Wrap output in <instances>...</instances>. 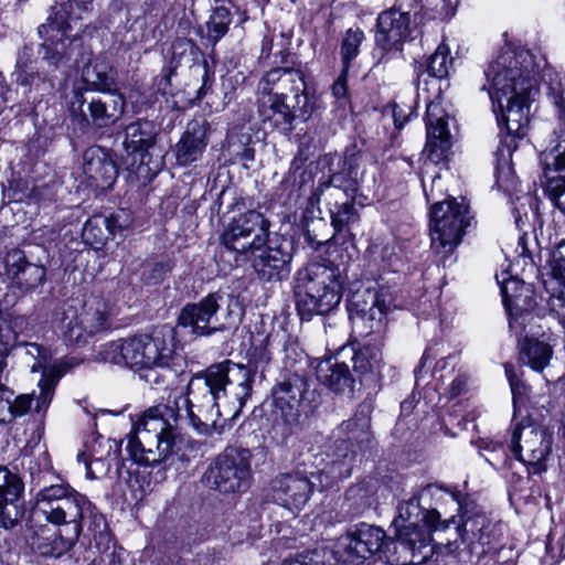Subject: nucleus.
<instances>
[{
	"label": "nucleus",
	"instance_id": "1",
	"mask_svg": "<svg viewBox=\"0 0 565 565\" xmlns=\"http://www.w3.org/2000/svg\"><path fill=\"white\" fill-rule=\"evenodd\" d=\"M250 371L231 361L209 366L188 384L186 395L148 408L127 436L126 450L140 466H156L182 451L189 439L171 423L188 418L200 435L222 433L220 418L233 419L252 391Z\"/></svg>",
	"mask_w": 565,
	"mask_h": 565
},
{
	"label": "nucleus",
	"instance_id": "2",
	"mask_svg": "<svg viewBox=\"0 0 565 565\" xmlns=\"http://www.w3.org/2000/svg\"><path fill=\"white\" fill-rule=\"evenodd\" d=\"M536 65L527 50L502 51L484 72L492 108L499 126L510 136L524 137L530 121V104L536 92Z\"/></svg>",
	"mask_w": 565,
	"mask_h": 565
},
{
	"label": "nucleus",
	"instance_id": "3",
	"mask_svg": "<svg viewBox=\"0 0 565 565\" xmlns=\"http://www.w3.org/2000/svg\"><path fill=\"white\" fill-rule=\"evenodd\" d=\"M34 513L54 525L82 524L98 551H107L110 535L105 518L82 493L67 483L44 487L35 497Z\"/></svg>",
	"mask_w": 565,
	"mask_h": 565
},
{
	"label": "nucleus",
	"instance_id": "4",
	"mask_svg": "<svg viewBox=\"0 0 565 565\" xmlns=\"http://www.w3.org/2000/svg\"><path fill=\"white\" fill-rule=\"evenodd\" d=\"M422 185L430 207L431 249L443 258L449 256L461 243L471 224L469 206L465 199L458 201L447 195L445 180L439 173L422 178Z\"/></svg>",
	"mask_w": 565,
	"mask_h": 565
},
{
	"label": "nucleus",
	"instance_id": "5",
	"mask_svg": "<svg viewBox=\"0 0 565 565\" xmlns=\"http://www.w3.org/2000/svg\"><path fill=\"white\" fill-rule=\"evenodd\" d=\"M295 295L301 315L330 312L342 297L339 267L328 260L309 263L296 274Z\"/></svg>",
	"mask_w": 565,
	"mask_h": 565
},
{
	"label": "nucleus",
	"instance_id": "6",
	"mask_svg": "<svg viewBox=\"0 0 565 565\" xmlns=\"http://www.w3.org/2000/svg\"><path fill=\"white\" fill-rule=\"evenodd\" d=\"M339 431L344 436L337 440L330 461L320 477L327 476V482L320 481L321 488H327L339 479L351 476L353 466L359 456H363L371 448L373 436L371 431L370 407L360 405L354 415L339 426Z\"/></svg>",
	"mask_w": 565,
	"mask_h": 565
},
{
	"label": "nucleus",
	"instance_id": "7",
	"mask_svg": "<svg viewBox=\"0 0 565 565\" xmlns=\"http://www.w3.org/2000/svg\"><path fill=\"white\" fill-rule=\"evenodd\" d=\"M127 353L129 367L138 372H170L183 361L177 348L175 330L168 324L156 328L150 334L128 338Z\"/></svg>",
	"mask_w": 565,
	"mask_h": 565
},
{
	"label": "nucleus",
	"instance_id": "8",
	"mask_svg": "<svg viewBox=\"0 0 565 565\" xmlns=\"http://www.w3.org/2000/svg\"><path fill=\"white\" fill-rule=\"evenodd\" d=\"M242 315L243 308L237 298L213 292L198 303H188L178 322L182 327H191L193 333L204 335L236 326Z\"/></svg>",
	"mask_w": 565,
	"mask_h": 565
},
{
	"label": "nucleus",
	"instance_id": "9",
	"mask_svg": "<svg viewBox=\"0 0 565 565\" xmlns=\"http://www.w3.org/2000/svg\"><path fill=\"white\" fill-rule=\"evenodd\" d=\"M90 2L67 0L52 8L53 13L46 23L39 28V33L45 38L42 45L43 57L55 66L71 60L68 46L76 41L77 34H72L73 23L86 12Z\"/></svg>",
	"mask_w": 565,
	"mask_h": 565
},
{
	"label": "nucleus",
	"instance_id": "10",
	"mask_svg": "<svg viewBox=\"0 0 565 565\" xmlns=\"http://www.w3.org/2000/svg\"><path fill=\"white\" fill-rule=\"evenodd\" d=\"M252 478L250 452L236 447H226L213 459L205 472L210 488L221 493L245 492Z\"/></svg>",
	"mask_w": 565,
	"mask_h": 565
},
{
	"label": "nucleus",
	"instance_id": "11",
	"mask_svg": "<svg viewBox=\"0 0 565 565\" xmlns=\"http://www.w3.org/2000/svg\"><path fill=\"white\" fill-rule=\"evenodd\" d=\"M552 447L553 435L547 428L524 425L514 429L510 449L527 467L530 473L537 475L546 471Z\"/></svg>",
	"mask_w": 565,
	"mask_h": 565
},
{
	"label": "nucleus",
	"instance_id": "12",
	"mask_svg": "<svg viewBox=\"0 0 565 565\" xmlns=\"http://www.w3.org/2000/svg\"><path fill=\"white\" fill-rule=\"evenodd\" d=\"M269 222L257 211L250 210L235 217L224 232V246L242 255L254 254L268 239Z\"/></svg>",
	"mask_w": 565,
	"mask_h": 565
},
{
	"label": "nucleus",
	"instance_id": "13",
	"mask_svg": "<svg viewBox=\"0 0 565 565\" xmlns=\"http://www.w3.org/2000/svg\"><path fill=\"white\" fill-rule=\"evenodd\" d=\"M126 107L125 98L120 94H108L102 97H86L76 92L70 103V111L74 119L82 125H92L96 128H106L117 122Z\"/></svg>",
	"mask_w": 565,
	"mask_h": 565
},
{
	"label": "nucleus",
	"instance_id": "14",
	"mask_svg": "<svg viewBox=\"0 0 565 565\" xmlns=\"http://www.w3.org/2000/svg\"><path fill=\"white\" fill-rule=\"evenodd\" d=\"M385 536V532L377 526L358 524L338 540L333 556L342 565H361L381 550Z\"/></svg>",
	"mask_w": 565,
	"mask_h": 565
},
{
	"label": "nucleus",
	"instance_id": "15",
	"mask_svg": "<svg viewBox=\"0 0 565 565\" xmlns=\"http://www.w3.org/2000/svg\"><path fill=\"white\" fill-rule=\"evenodd\" d=\"M458 504L462 522L456 525V533L462 542L470 545L472 552L487 553L500 536L499 525L489 520L476 505L471 503L462 504L460 501H458Z\"/></svg>",
	"mask_w": 565,
	"mask_h": 565
},
{
	"label": "nucleus",
	"instance_id": "16",
	"mask_svg": "<svg viewBox=\"0 0 565 565\" xmlns=\"http://www.w3.org/2000/svg\"><path fill=\"white\" fill-rule=\"evenodd\" d=\"M61 331L70 343H85L95 333L107 328V317L100 302L85 303L81 309L70 307L63 311Z\"/></svg>",
	"mask_w": 565,
	"mask_h": 565
},
{
	"label": "nucleus",
	"instance_id": "17",
	"mask_svg": "<svg viewBox=\"0 0 565 565\" xmlns=\"http://www.w3.org/2000/svg\"><path fill=\"white\" fill-rule=\"evenodd\" d=\"M154 127L150 121L138 120L127 126L124 147L131 156V170L139 178H152L159 170V164L150 167L147 161L148 150L154 145Z\"/></svg>",
	"mask_w": 565,
	"mask_h": 565
},
{
	"label": "nucleus",
	"instance_id": "18",
	"mask_svg": "<svg viewBox=\"0 0 565 565\" xmlns=\"http://www.w3.org/2000/svg\"><path fill=\"white\" fill-rule=\"evenodd\" d=\"M315 489L311 478L300 471L282 473L270 482L269 495L277 504L292 511H300L309 501Z\"/></svg>",
	"mask_w": 565,
	"mask_h": 565
},
{
	"label": "nucleus",
	"instance_id": "19",
	"mask_svg": "<svg viewBox=\"0 0 565 565\" xmlns=\"http://www.w3.org/2000/svg\"><path fill=\"white\" fill-rule=\"evenodd\" d=\"M434 529L417 523V525H406L404 529L396 531V540L392 543L394 552L397 555L392 562L397 565H406L417 563L425 559L431 552L430 546Z\"/></svg>",
	"mask_w": 565,
	"mask_h": 565
},
{
	"label": "nucleus",
	"instance_id": "20",
	"mask_svg": "<svg viewBox=\"0 0 565 565\" xmlns=\"http://www.w3.org/2000/svg\"><path fill=\"white\" fill-rule=\"evenodd\" d=\"M448 114L440 102L434 100L426 109V151L433 162H438L445 157L450 147V134L448 130Z\"/></svg>",
	"mask_w": 565,
	"mask_h": 565
},
{
	"label": "nucleus",
	"instance_id": "21",
	"mask_svg": "<svg viewBox=\"0 0 565 565\" xmlns=\"http://www.w3.org/2000/svg\"><path fill=\"white\" fill-rule=\"evenodd\" d=\"M307 387L306 379L298 374L289 375L273 387V404L287 423L298 420L299 408Z\"/></svg>",
	"mask_w": 565,
	"mask_h": 565
},
{
	"label": "nucleus",
	"instance_id": "22",
	"mask_svg": "<svg viewBox=\"0 0 565 565\" xmlns=\"http://www.w3.org/2000/svg\"><path fill=\"white\" fill-rule=\"evenodd\" d=\"M24 490L21 478L0 466V527L12 529L22 515L19 503Z\"/></svg>",
	"mask_w": 565,
	"mask_h": 565
},
{
	"label": "nucleus",
	"instance_id": "23",
	"mask_svg": "<svg viewBox=\"0 0 565 565\" xmlns=\"http://www.w3.org/2000/svg\"><path fill=\"white\" fill-rule=\"evenodd\" d=\"M411 14L392 8L382 12L377 18L376 43L383 50H392L409 35Z\"/></svg>",
	"mask_w": 565,
	"mask_h": 565
},
{
	"label": "nucleus",
	"instance_id": "24",
	"mask_svg": "<svg viewBox=\"0 0 565 565\" xmlns=\"http://www.w3.org/2000/svg\"><path fill=\"white\" fill-rule=\"evenodd\" d=\"M258 116L264 125L287 135L294 129L295 114L278 94H258Z\"/></svg>",
	"mask_w": 565,
	"mask_h": 565
},
{
	"label": "nucleus",
	"instance_id": "25",
	"mask_svg": "<svg viewBox=\"0 0 565 565\" xmlns=\"http://www.w3.org/2000/svg\"><path fill=\"white\" fill-rule=\"evenodd\" d=\"M501 287L504 307L510 315H521L533 308V290L531 285L525 284L518 277L510 276L508 271L495 275Z\"/></svg>",
	"mask_w": 565,
	"mask_h": 565
},
{
	"label": "nucleus",
	"instance_id": "26",
	"mask_svg": "<svg viewBox=\"0 0 565 565\" xmlns=\"http://www.w3.org/2000/svg\"><path fill=\"white\" fill-rule=\"evenodd\" d=\"M83 172L90 181V186L98 190L109 189L117 179L115 163L100 148L85 151Z\"/></svg>",
	"mask_w": 565,
	"mask_h": 565
},
{
	"label": "nucleus",
	"instance_id": "27",
	"mask_svg": "<svg viewBox=\"0 0 565 565\" xmlns=\"http://www.w3.org/2000/svg\"><path fill=\"white\" fill-rule=\"evenodd\" d=\"M386 301L376 289L365 288L356 290L349 300V310L355 312L362 320L373 322L371 329L380 330L386 312Z\"/></svg>",
	"mask_w": 565,
	"mask_h": 565
},
{
	"label": "nucleus",
	"instance_id": "28",
	"mask_svg": "<svg viewBox=\"0 0 565 565\" xmlns=\"http://www.w3.org/2000/svg\"><path fill=\"white\" fill-rule=\"evenodd\" d=\"M288 243L280 244L277 247L268 246L255 249L253 266L258 276L266 280L280 279L281 273L291 260V254L288 250Z\"/></svg>",
	"mask_w": 565,
	"mask_h": 565
},
{
	"label": "nucleus",
	"instance_id": "29",
	"mask_svg": "<svg viewBox=\"0 0 565 565\" xmlns=\"http://www.w3.org/2000/svg\"><path fill=\"white\" fill-rule=\"evenodd\" d=\"M207 126L204 121L193 120L175 145V158L180 166L196 161L207 146Z\"/></svg>",
	"mask_w": 565,
	"mask_h": 565
},
{
	"label": "nucleus",
	"instance_id": "30",
	"mask_svg": "<svg viewBox=\"0 0 565 565\" xmlns=\"http://www.w3.org/2000/svg\"><path fill=\"white\" fill-rule=\"evenodd\" d=\"M305 84V76L300 70L275 68L259 81L258 94L278 93L287 100L292 93L302 89Z\"/></svg>",
	"mask_w": 565,
	"mask_h": 565
},
{
	"label": "nucleus",
	"instance_id": "31",
	"mask_svg": "<svg viewBox=\"0 0 565 565\" xmlns=\"http://www.w3.org/2000/svg\"><path fill=\"white\" fill-rule=\"evenodd\" d=\"M419 522H424L425 525L434 530H447L451 523H455L452 519L441 521L440 514L436 510L423 511L415 498L399 504L398 514L394 519L396 531L406 525H417Z\"/></svg>",
	"mask_w": 565,
	"mask_h": 565
},
{
	"label": "nucleus",
	"instance_id": "32",
	"mask_svg": "<svg viewBox=\"0 0 565 565\" xmlns=\"http://www.w3.org/2000/svg\"><path fill=\"white\" fill-rule=\"evenodd\" d=\"M316 373L319 382L335 394L351 395L354 391V379L345 362H339L337 359L321 361Z\"/></svg>",
	"mask_w": 565,
	"mask_h": 565
},
{
	"label": "nucleus",
	"instance_id": "33",
	"mask_svg": "<svg viewBox=\"0 0 565 565\" xmlns=\"http://www.w3.org/2000/svg\"><path fill=\"white\" fill-rule=\"evenodd\" d=\"M83 529L82 524H75L71 526L66 536H63L60 532H54L50 535H44L43 532L42 534H36L33 545L41 555L60 557L72 548Z\"/></svg>",
	"mask_w": 565,
	"mask_h": 565
},
{
	"label": "nucleus",
	"instance_id": "34",
	"mask_svg": "<svg viewBox=\"0 0 565 565\" xmlns=\"http://www.w3.org/2000/svg\"><path fill=\"white\" fill-rule=\"evenodd\" d=\"M29 330L24 316H15L0 310V372L7 367L8 348L13 345L19 334Z\"/></svg>",
	"mask_w": 565,
	"mask_h": 565
},
{
	"label": "nucleus",
	"instance_id": "35",
	"mask_svg": "<svg viewBox=\"0 0 565 565\" xmlns=\"http://www.w3.org/2000/svg\"><path fill=\"white\" fill-rule=\"evenodd\" d=\"M540 161L544 171L546 181L550 172L565 171V128L561 127L554 130L550 137L548 145L542 150Z\"/></svg>",
	"mask_w": 565,
	"mask_h": 565
},
{
	"label": "nucleus",
	"instance_id": "36",
	"mask_svg": "<svg viewBox=\"0 0 565 565\" xmlns=\"http://www.w3.org/2000/svg\"><path fill=\"white\" fill-rule=\"evenodd\" d=\"M125 226L119 223V215L93 216L83 226V237L88 244H103Z\"/></svg>",
	"mask_w": 565,
	"mask_h": 565
},
{
	"label": "nucleus",
	"instance_id": "37",
	"mask_svg": "<svg viewBox=\"0 0 565 565\" xmlns=\"http://www.w3.org/2000/svg\"><path fill=\"white\" fill-rule=\"evenodd\" d=\"M553 356L552 347L539 339L525 338L520 345V362L533 371L542 372Z\"/></svg>",
	"mask_w": 565,
	"mask_h": 565
},
{
	"label": "nucleus",
	"instance_id": "38",
	"mask_svg": "<svg viewBox=\"0 0 565 565\" xmlns=\"http://www.w3.org/2000/svg\"><path fill=\"white\" fill-rule=\"evenodd\" d=\"M111 67L104 58L96 57L84 68L82 76L84 81L99 92H110L114 78L110 75Z\"/></svg>",
	"mask_w": 565,
	"mask_h": 565
},
{
	"label": "nucleus",
	"instance_id": "39",
	"mask_svg": "<svg viewBox=\"0 0 565 565\" xmlns=\"http://www.w3.org/2000/svg\"><path fill=\"white\" fill-rule=\"evenodd\" d=\"M360 220L353 201L335 204L331 210V225L337 234L347 233L351 235L350 228Z\"/></svg>",
	"mask_w": 565,
	"mask_h": 565
},
{
	"label": "nucleus",
	"instance_id": "40",
	"mask_svg": "<svg viewBox=\"0 0 565 565\" xmlns=\"http://www.w3.org/2000/svg\"><path fill=\"white\" fill-rule=\"evenodd\" d=\"M63 372L57 369L44 371L39 382L40 394L36 396L35 412L45 413L53 399L54 390Z\"/></svg>",
	"mask_w": 565,
	"mask_h": 565
},
{
	"label": "nucleus",
	"instance_id": "41",
	"mask_svg": "<svg viewBox=\"0 0 565 565\" xmlns=\"http://www.w3.org/2000/svg\"><path fill=\"white\" fill-rule=\"evenodd\" d=\"M287 103L295 116L298 114L303 120L309 119L316 109L315 95L308 90L307 84L299 92L292 93Z\"/></svg>",
	"mask_w": 565,
	"mask_h": 565
},
{
	"label": "nucleus",
	"instance_id": "42",
	"mask_svg": "<svg viewBox=\"0 0 565 565\" xmlns=\"http://www.w3.org/2000/svg\"><path fill=\"white\" fill-rule=\"evenodd\" d=\"M232 22L230 10L225 7L216 8L207 21V38L216 44L228 31Z\"/></svg>",
	"mask_w": 565,
	"mask_h": 565
},
{
	"label": "nucleus",
	"instance_id": "43",
	"mask_svg": "<svg viewBox=\"0 0 565 565\" xmlns=\"http://www.w3.org/2000/svg\"><path fill=\"white\" fill-rule=\"evenodd\" d=\"M127 347L128 338L119 341L108 342L100 347L98 356L104 362L126 365L129 367Z\"/></svg>",
	"mask_w": 565,
	"mask_h": 565
},
{
	"label": "nucleus",
	"instance_id": "44",
	"mask_svg": "<svg viewBox=\"0 0 565 565\" xmlns=\"http://www.w3.org/2000/svg\"><path fill=\"white\" fill-rule=\"evenodd\" d=\"M364 40V33L360 29H349L341 45V56L344 67V73H348L350 63L359 54V47Z\"/></svg>",
	"mask_w": 565,
	"mask_h": 565
},
{
	"label": "nucleus",
	"instance_id": "45",
	"mask_svg": "<svg viewBox=\"0 0 565 565\" xmlns=\"http://www.w3.org/2000/svg\"><path fill=\"white\" fill-rule=\"evenodd\" d=\"M380 360V352L366 345L354 351L351 358L354 371L360 374H366L376 370L379 367Z\"/></svg>",
	"mask_w": 565,
	"mask_h": 565
},
{
	"label": "nucleus",
	"instance_id": "46",
	"mask_svg": "<svg viewBox=\"0 0 565 565\" xmlns=\"http://www.w3.org/2000/svg\"><path fill=\"white\" fill-rule=\"evenodd\" d=\"M450 65L448 49L445 45H439L435 53L429 56L426 72L430 77L443 78L448 75Z\"/></svg>",
	"mask_w": 565,
	"mask_h": 565
},
{
	"label": "nucleus",
	"instance_id": "47",
	"mask_svg": "<svg viewBox=\"0 0 565 565\" xmlns=\"http://www.w3.org/2000/svg\"><path fill=\"white\" fill-rule=\"evenodd\" d=\"M45 278V269L43 266L29 263L21 270V275L15 280V284L25 290L33 289L40 286Z\"/></svg>",
	"mask_w": 565,
	"mask_h": 565
},
{
	"label": "nucleus",
	"instance_id": "48",
	"mask_svg": "<svg viewBox=\"0 0 565 565\" xmlns=\"http://www.w3.org/2000/svg\"><path fill=\"white\" fill-rule=\"evenodd\" d=\"M480 450L487 451L488 454L481 452L484 460L493 468L498 469L505 462V450L502 444L493 440H481Z\"/></svg>",
	"mask_w": 565,
	"mask_h": 565
},
{
	"label": "nucleus",
	"instance_id": "49",
	"mask_svg": "<svg viewBox=\"0 0 565 565\" xmlns=\"http://www.w3.org/2000/svg\"><path fill=\"white\" fill-rule=\"evenodd\" d=\"M551 275L559 284H565V239L553 249L550 258Z\"/></svg>",
	"mask_w": 565,
	"mask_h": 565
},
{
	"label": "nucleus",
	"instance_id": "50",
	"mask_svg": "<svg viewBox=\"0 0 565 565\" xmlns=\"http://www.w3.org/2000/svg\"><path fill=\"white\" fill-rule=\"evenodd\" d=\"M29 262L25 259L23 252L13 249L6 256V271L13 282L21 275V270L26 266Z\"/></svg>",
	"mask_w": 565,
	"mask_h": 565
},
{
	"label": "nucleus",
	"instance_id": "51",
	"mask_svg": "<svg viewBox=\"0 0 565 565\" xmlns=\"http://www.w3.org/2000/svg\"><path fill=\"white\" fill-rule=\"evenodd\" d=\"M326 550H313L297 555L295 561L286 558L280 565H324Z\"/></svg>",
	"mask_w": 565,
	"mask_h": 565
},
{
	"label": "nucleus",
	"instance_id": "52",
	"mask_svg": "<svg viewBox=\"0 0 565 565\" xmlns=\"http://www.w3.org/2000/svg\"><path fill=\"white\" fill-rule=\"evenodd\" d=\"M545 186L555 201V205L565 214V179L561 177L548 178Z\"/></svg>",
	"mask_w": 565,
	"mask_h": 565
},
{
	"label": "nucleus",
	"instance_id": "53",
	"mask_svg": "<svg viewBox=\"0 0 565 565\" xmlns=\"http://www.w3.org/2000/svg\"><path fill=\"white\" fill-rule=\"evenodd\" d=\"M33 397L29 394H21L7 404V409L11 414L12 417H21L25 415L32 405Z\"/></svg>",
	"mask_w": 565,
	"mask_h": 565
},
{
	"label": "nucleus",
	"instance_id": "54",
	"mask_svg": "<svg viewBox=\"0 0 565 565\" xmlns=\"http://www.w3.org/2000/svg\"><path fill=\"white\" fill-rule=\"evenodd\" d=\"M329 184L337 189H341L344 194L351 199V201H353L354 195L358 192V181L352 178L347 179L340 173L331 175Z\"/></svg>",
	"mask_w": 565,
	"mask_h": 565
},
{
	"label": "nucleus",
	"instance_id": "55",
	"mask_svg": "<svg viewBox=\"0 0 565 565\" xmlns=\"http://www.w3.org/2000/svg\"><path fill=\"white\" fill-rule=\"evenodd\" d=\"M458 4V0H426L425 6L431 7L435 17L450 18Z\"/></svg>",
	"mask_w": 565,
	"mask_h": 565
},
{
	"label": "nucleus",
	"instance_id": "56",
	"mask_svg": "<svg viewBox=\"0 0 565 565\" xmlns=\"http://www.w3.org/2000/svg\"><path fill=\"white\" fill-rule=\"evenodd\" d=\"M504 372L511 387L514 407H516V404L519 403L525 387L523 383L518 379L512 364L505 363Z\"/></svg>",
	"mask_w": 565,
	"mask_h": 565
},
{
	"label": "nucleus",
	"instance_id": "57",
	"mask_svg": "<svg viewBox=\"0 0 565 565\" xmlns=\"http://www.w3.org/2000/svg\"><path fill=\"white\" fill-rule=\"evenodd\" d=\"M563 289L557 295H552L548 300L550 310L565 326V284H559Z\"/></svg>",
	"mask_w": 565,
	"mask_h": 565
},
{
	"label": "nucleus",
	"instance_id": "58",
	"mask_svg": "<svg viewBox=\"0 0 565 565\" xmlns=\"http://www.w3.org/2000/svg\"><path fill=\"white\" fill-rule=\"evenodd\" d=\"M548 97L557 108L559 119L563 120V117L565 116V89L561 85L551 86Z\"/></svg>",
	"mask_w": 565,
	"mask_h": 565
},
{
	"label": "nucleus",
	"instance_id": "59",
	"mask_svg": "<svg viewBox=\"0 0 565 565\" xmlns=\"http://www.w3.org/2000/svg\"><path fill=\"white\" fill-rule=\"evenodd\" d=\"M468 384V377L466 374H458L450 383L447 394L450 398L457 397L462 394Z\"/></svg>",
	"mask_w": 565,
	"mask_h": 565
},
{
	"label": "nucleus",
	"instance_id": "60",
	"mask_svg": "<svg viewBox=\"0 0 565 565\" xmlns=\"http://www.w3.org/2000/svg\"><path fill=\"white\" fill-rule=\"evenodd\" d=\"M347 75L348 73H344V67H342V72L338 79L332 85V94L335 98H344L348 93V85H347Z\"/></svg>",
	"mask_w": 565,
	"mask_h": 565
},
{
	"label": "nucleus",
	"instance_id": "61",
	"mask_svg": "<svg viewBox=\"0 0 565 565\" xmlns=\"http://www.w3.org/2000/svg\"><path fill=\"white\" fill-rule=\"evenodd\" d=\"M411 115H412V111L406 114L405 110L401 106L395 105L394 109H393V117H394L395 126L397 128H402L405 125V122L408 120Z\"/></svg>",
	"mask_w": 565,
	"mask_h": 565
},
{
	"label": "nucleus",
	"instance_id": "62",
	"mask_svg": "<svg viewBox=\"0 0 565 565\" xmlns=\"http://www.w3.org/2000/svg\"><path fill=\"white\" fill-rule=\"evenodd\" d=\"M456 360V356H452V355H449L448 358L446 359H443L440 361L437 362L436 366H435V371H434V376L438 380H441L443 376L440 375L439 377L437 376L438 372L443 371L444 369H446L448 365L451 364V362H454Z\"/></svg>",
	"mask_w": 565,
	"mask_h": 565
},
{
	"label": "nucleus",
	"instance_id": "63",
	"mask_svg": "<svg viewBox=\"0 0 565 565\" xmlns=\"http://www.w3.org/2000/svg\"><path fill=\"white\" fill-rule=\"evenodd\" d=\"M35 77H38V75L29 74L26 72H20L18 74V82L23 86H28L33 83Z\"/></svg>",
	"mask_w": 565,
	"mask_h": 565
},
{
	"label": "nucleus",
	"instance_id": "64",
	"mask_svg": "<svg viewBox=\"0 0 565 565\" xmlns=\"http://www.w3.org/2000/svg\"><path fill=\"white\" fill-rule=\"evenodd\" d=\"M26 347H28V353H30V354H35V353L36 354H41L42 349H41V347L39 344H36V343H28Z\"/></svg>",
	"mask_w": 565,
	"mask_h": 565
}]
</instances>
